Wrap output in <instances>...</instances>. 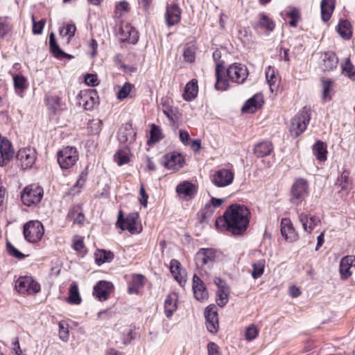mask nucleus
I'll return each mask as SVG.
<instances>
[{"instance_id":"obj_60","label":"nucleus","mask_w":355,"mask_h":355,"mask_svg":"<svg viewBox=\"0 0 355 355\" xmlns=\"http://www.w3.org/2000/svg\"><path fill=\"white\" fill-rule=\"evenodd\" d=\"M132 85L129 83H125L123 86L121 88L118 93V98L119 99H123L126 98L130 92Z\"/></svg>"},{"instance_id":"obj_54","label":"nucleus","mask_w":355,"mask_h":355,"mask_svg":"<svg viewBox=\"0 0 355 355\" xmlns=\"http://www.w3.org/2000/svg\"><path fill=\"white\" fill-rule=\"evenodd\" d=\"M6 249H7V252L8 253L18 259H24L26 255L24 254L22 252H21L20 251H19L17 248H15L9 242H7L6 243Z\"/></svg>"},{"instance_id":"obj_23","label":"nucleus","mask_w":355,"mask_h":355,"mask_svg":"<svg viewBox=\"0 0 355 355\" xmlns=\"http://www.w3.org/2000/svg\"><path fill=\"white\" fill-rule=\"evenodd\" d=\"M164 165L168 169L178 171L183 167L184 158L180 153L168 154L165 156Z\"/></svg>"},{"instance_id":"obj_1","label":"nucleus","mask_w":355,"mask_h":355,"mask_svg":"<svg viewBox=\"0 0 355 355\" xmlns=\"http://www.w3.org/2000/svg\"><path fill=\"white\" fill-rule=\"evenodd\" d=\"M250 210L243 205L232 204L216 220L217 229L227 230L234 235L243 234L249 226Z\"/></svg>"},{"instance_id":"obj_39","label":"nucleus","mask_w":355,"mask_h":355,"mask_svg":"<svg viewBox=\"0 0 355 355\" xmlns=\"http://www.w3.org/2000/svg\"><path fill=\"white\" fill-rule=\"evenodd\" d=\"M13 83L16 94L21 96V93L27 87L26 78L22 74L17 73L13 76Z\"/></svg>"},{"instance_id":"obj_6","label":"nucleus","mask_w":355,"mask_h":355,"mask_svg":"<svg viewBox=\"0 0 355 355\" xmlns=\"http://www.w3.org/2000/svg\"><path fill=\"white\" fill-rule=\"evenodd\" d=\"M308 195V182L304 178L296 179L291 187V202L295 205H299Z\"/></svg>"},{"instance_id":"obj_35","label":"nucleus","mask_w":355,"mask_h":355,"mask_svg":"<svg viewBox=\"0 0 355 355\" xmlns=\"http://www.w3.org/2000/svg\"><path fill=\"white\" fill-rule=\"evenodd\" d=\"M313 153L318 160L321 162L327 160V149L325 143L323 141H316L313 147Z\"/></svg>"},{"instance_id":"obj_42","label":"nucleus","mask_w":355,"mask_h":355,"mask_svg":"<svg viewBox=\"0 0 355 355\" xmlns=\"http://www.w3.org/2000/svg\"><path fill=\"white\" fill-rule=\"evenodd\" d=\"M343 73L352 80H355V69L349 58H347L341 64Z\"/></svg>"},{"instance_id":"obj_9","label":"nucleus","mask_w":355,"mask_h":355,"mask_svg":"<svg viewBox=\"0 0 355 355\" xmlns=\"http://www.w3.org/2000/svg\"><path fill=\"white\" fill-rule=\"evenodd\" d=\"M227 76L232 82L242 84L248 76V70L245 65L235 62L230 64L227 69H225Z\"/></svg>"},{"instance_id":"obj_57","label":"nucleus","mask_w":355,"mask_h":355,"mask_svg":"<svg viewBox=\"0 0 355 355\" xmlns=\"http://www.w3.org/2000/svg\"><path fill=\"white\" fill-rule=\"evenodd\" d=\"M259 334V330L254 324L250 325L245 331L246 340L251 341L257 338Z\"/></svg>"},{"instance_id":"obj_18","label":"nucleus","mask_w":355,"mask_h":355,"mask_svg":"<svg viewBox=\"0 0 355 355\" xmlns=\"http://www.w3.org/2000/svg\"><path fill=\"white\" fill-rule=\"evenodd\" d=\"M181 9L178 3L168 4L164 15L166 25L170 27L178 24L181 19Z\"/></svg>"},{"instance_id":"obj_17","label":"nucleus","mask_w":355,"mask_h":355,"mask_svg":"<svg viewBox=\"0 0 355 355\" xmlns=\"http://www.w3.org/2000/svg\"><path fill=\"white\" fill-rule=\"evenodd\" d=\"M113 289L112 283L103 280L99 281L94 287L93 295L99 301H105L108 299Z\"/></svg>"},{"instance_id":"obj_33","label":"nucleus","mask_w":355,"mask_h":355,"mask_svg":"<svg viewBox=\"0 0 355 355\" xmlns=\"http://www.w3.org/2000/svg\"><path fill=\"white\" fill-rule=\"evenodd\" d=\"M145 284V277L142 275L135 274L132 276L131 282L128 288L129 294L139 293V289L141 288Z\"/></svg>"},{"instance_id":"obj_53","label":"nucleus","mask_w":355,"mask_h":355,"mask_svg":"<svg viewBox=\"0 0 355 355\" xmlns=\"http://www.w3.org/2000/svg\"><path fill=\"white\" fill-rule=\"evenodd\" d=\"M58 326L60 338L63 341H67L69 339L68 324L65 322L61 321Z\"/></svg>"},{"instance_id":"obj_2","label":"nucleus","mask_w":355,"mask_h":355,"mask_svg":"<svg viewBox=\"0 0 355 355\" xmlns=\"http://www.w3.org/2000/svg\"><path fill=\"white\" fill-rule=\"evenodd\" d=\"M310 119V109L305 106L292 119L290 128L291 135L294 137H297L302 134L306 130Z\"/></svg>"},{"instance_id":"obj_43","label":"nucleus","mask_w":355,"mask_h":355,"mask_svg":"<svg viewBox=\"0 0 355 355\" xmlns=\"http://www.w3.org/2000/svg\"><path fill=\"white\" fill-rule=\"evenodd\" d=\"M46 105L48 108L53 113L60 107L61 99L58 96H51L46 98Z\"/></svg>"},{"instance_id":"obj_56","label":"nucleus","mask_w":355,"mask_h":355,"mask_svg":"<svg viewBox=\"0 0 355 355\" xmlns=\"http://www.w3.org/2000/svg\"><path fill=\"white\" fill-rule=\"evenodd\" d=\"M11 30V26L6 19L0 17V38L4 37Z\"/></svg>"},{"instance_id":"obj_50","label":"nucleus","mask_w":355,"mask_h":355,"mask_svg":"<svg viewBox=\"0 0 355 355\" xmlns=\"http://www.w3.org/2000/svg\"><path fill=\"white\" fill-rule=\"evenodd\" d=\"M150 135L151 141L154 143L160 141L163 138L161 128L154 123L151 125Z\"/></svg>"},{"instance_id":"obj_40","label":"nucleus","mask_w":355,"mask_h":355,"mask_svg":"<svg viewBox=\"0 0 355 355\" xmlns=\"http://www.w3.org/2000/svg\"><path fill=\"white\" fill-rule=\"evenodd\" d=\"M67 218L73 220V223L82 225L85 220V216L79 207H75L70 209Z\"/></svg>"},{"instance_id":"obj_3","label":"nucleus","mask_w":355,"mask_h":355,"mask_svg":"<svg viewBox=\"0 0 355 355\" xmlns=\"http://www.w3.org/2000/svg\"><path fill=\"white\" fill-rule=\"evenodd\" d=\"M44 196V189L37 184L26 186L21 192V199L23 204L31 207L40 203Z\"/></svg>"},{"instance_id":"obj_51","label":"nucleus","mask_w":355,"mask_h":355,"mask_svg":"<svg viewBox=\"0 0 355 355\" xmlns=\"http://www.w3.org/2000/svg\"><path fill=\"white\" fill-rule=\"evenodd\" d=\"M114 160L119 166H122L128 164L130 161V158L127 153L123 150H119L114 155Z\"/></svg>"},{"instance_id":"obj_45","label":"nucleus","mask_w":355,"mask_h":355,"mask_svg":"<svg viewBox=\"0 0 355 355\" xmlns=\"http://www.w3.org/2000/svg\"><path fill=\"white\" fill-rule=\"evenodd\" d=\"M114 259V254L110 251L105 250H100L96 254V261L98 263H104L105 262H110Z\"/></svg>"},{"instance_id":"obj_48","label":"nucleus","mask_w":355,"mask_h":355,"mask_svg":"<svg viewBox=\"0 0 355 355\" xmlns=\"http://www.w3.org/2000/svg\"><path fill=\"white\" fill-rule=\"evenodd\" d=\"M334 82L331 80L322 81V98L323 99L330 100L332 96Z\"/></svg>"},{"instance_id":"obj_22","label":"nucleus","mask_w":355,"mask_h":355,"mask_svg":"<svg viewBox=\"0 0 355 355\" xmlns=\"http://www.w3.org/2000/svg\"><path fill=\"white\" fill-rule=\"evenodd\" d=\"M137 133L130 123H125L122 125L118 132V139L120 143L131 144L135 141Z\"/></svg>"},{"instance_id":"obj_8","label":"nucleus","mask_w":355,"mask_h":355,"mask_svg":"<svg viewBox=\"0 0 355 355\" xmlns=\"http://www.w3.org/2000/svg\"><path fill=\"white\" fill-rule=\"evenodd\" d=\"M212 57L214 60L216 62L215 70L216 78L215 88L217 90H226L229 87V82L223 77L225 74V67L222 62H219L221 57L220 51L218 50L214 51Z\"/></svg>"},{"instance_id":"obj_63","label":"nucleus","mask_w":355,"mask_h":355,"mask_svg":"<svg viewBox=\"0 0 355 355\" xmlns=\"http://www.w3.org/2000/svg\"><path fill=\"white\" fill-rule=\"evenodd\" d=\"M87 172L84 171H83L80 175L78 179L77 180L76 184L73 185V187H78L79 189L82 188L87 180Z\"/></svg>"},{"instance_id":"obj_47","label":"nucleus","mask_w":355,"mask_h":355,"mask_svg":"<svg viewBox=\"0 0 355 355\" xmlns=\"http://www.w3.org/2000/svg\"><path fill=\"white\" fill-rule=\"evenodd\" d=\"M252 276L254 279H257L260 277L264 272L265 261L259 260L257 262L252 263Z\"/></svg>"},{"instance_id":"obj_24","label":"nucleus","mask_w":355,"mask_h":355,"mask_svg":"<svg viewBox=\"0 0 355 355\" xmlns=\"http://www.w3.org/2000/svg\"><path fill=\"white\" fill-rule=\"evenodd\" d=\"M281 234L288 242L293 243L297 239V234L295 232L293 224L289 218H282L281 221Z\"/></svg>"},{"instance_id":"obj_15","label":"nucleus","mask_w":355,"mask_h":355,"mask_svg":"<svg viewBox=\"0 0 355 355\" xmlns=\"http://www.w3.org/2000/svg\"><path fill=\"white\" fill-rule=\"evenodd\" d=\"M206 327L211 333H216L218 329L217 308L214 304L209 305L205 310Z\"/></svg>"},{"instance_id":"obj_31","label":"nucleus","mask_w":355,"mask_h":355,"mask_svg":"<svg viewBox=\"0 0 355 355\" xmlns=\"http://www.w3.org/2000/svg\"><path fill=\"white\" fill-rule=\"evenodd\" d=\"M178 296L175 293L168 294L164 301L165 315L169 318L177 309Z\"/></svg>"},{"instance_id":"obj_16","label":"nucleus","mask_w":355,"mask_h":355,"mask_svg":"<svg viewBox=\"0 0 355 355\" xmlns=\"http://www.w3.org/2000/svg\"><path fill=\"white\" fill-rule=\"evenodd\" d=\"M339 272L341 279H347L355 272V256L347 255L341 259Z\"/></svg>"},{"instance_id":"obj_30","label":"nucleus","mask_w":355,"mask_h":355,"mask_svg":"<svg viewBox=\"0 0 355 355\" xmlns=\"http://www.w3.org/2000/svg\"><path fill=\"white\" fill-rule=\"evenodd\" d=\"M253 150L257 157H265L273 150V146L269 141H263L256 144Z\"/></svg>"},{"instance_id":"obj_44","label":"nucleus","mask_w":355,"mask_h":355,"mask_svg":"<svg viewBox=\"0 0 355 355\" xmlns=\"http://www.w3.org/2000/svg\"><path fill=\"white\" fill-rule=\"evenodd\" d=\"M76 31V27L75 24H66L60 30V35L62 37L68 36V42L71 40V37H73L75 35Z\"/></svg>"},{"instance_id":"obj_41","label":"nucleus","mask_w":355,"mask_h":355,"mask_svg":"<svg viewBox=\"0 0 355 355\" xmlns=\"http://www.w3.org/2000/svg\"><path fill=\"white\" fill-rule=\"evenodd\" d=\"M266 78L268 84L270 85V89L273 92V87L276 85V83L278 80V77L277 76V71L275 67L268 66L266 69Z\"/></svg>"},{"instance_id":"obj_61","label":"nucleus","mask_w":355,"mask_h":355,"mask_svg":"<svg viewBox=\"0 0 355 355\" xmlns=\"http://www.w3.org/2000/svg\"><path fill=\"white\" fill-rule=\"evenodd\" d=\"M207 351L208 355H221L219 347L214 342L207 344Z\"/></svg>"},{"instance_id":"obj_34","label":"nucleus","mask_w":355,"mask_h":355,"mask_svg":"<svg viewBox=\"0 0 355 355\" xmlns=\"http://www.w3.org/2000/svg\"><path fill=\"white\" fill-rule=\"evenodd\" d=\"M198 92V82L196 80L192 79L184 87L183 98L186 101H191L197 96Z\"/></svg>"},{"instance_id":"obj_25","label":"nucleus","mask_w":355,"mask_h":355,"mask_svg":"<svg viewBox=\"0 0 355 355\" xmlns=\"http://www.w3.org/2000/svg\"><path fill=\"white\" fill-rule=\"evenodd\" d=\"M263 96L261 94H256L249 98L242 107V112L245 113H254L262 106Z\"/></svg>"},{"instance_id":"obj_19","label":"nucleus","mask_w":355,"mask_h":355,"mask_svg":"<svg viewBox=\"0 0 355 355\" xmlns=\"http://www.w3.org/2000/svg\"><path fill=\"white\" fill-rule=\"evenodd\" d=\"M192 290L194 297L198 301L204 302L208 299L209 293L206 286L197 275L193 277Z\"/></svg>"},{"instance_id":"obj_4","label":"nucleus","mask_w":355,"mask_h":355,"mask_svg":"<svg viewBox=\"0 0 355 355\" xmlns=\"http://www.w3.org/2000/svg\"><path fill=\"white\" fill-rule=\"evenodd\" d=\"M79 155L76 147L66 146L57 154L58 163L61 168L69 169L76 164Z\"/></svg>"},{"instance_id":"obj_27","label":"nucleus","mask_w":355,"mask_h":355,"mask_svg":"<svg viewBox=\"0 0 355 355\" xmlns=\"http://www.w3.org/2000/svg\"><path fill=\"white\" fill-rule=\"evenodd\" d=\"M252 26L257 32H259L263 29L271 32L275 29V24L265 13L262 12L259 15V19L254 22Z\"/></svg>"},{"instance_id":"obj_7","label":"nucleus","mask_w":355,"mask_h":355,"mask_svg":"<svg viewBox=\"0 0 355 355\" xmlns=\"http://www.w3.org/2000/svg\"><path fill=\"white\" fill-rule=\"evenodd\" d=\"M44 227L38 220H31L24 226V236L30 243H36L41 240L44 235Z\"/></svg>"},{"instance_id":"obj_62","label":"nucleus","mask_w":355,"mask_h":355,"mask_svg":"<svg viewBox=\"0 0 355 355\" xmlns=\"http://www.w3.org/2000/svg\"><path fill=\"white\" fill-rule=\"evenodd\" d=\"M85 83L89 86H96L98 85L97 76L95 74L88 73L85 77Z\"/></svg>"},{"instance_id":"obj_11","label":"nucleus","mask_w":355,"mask_h":355,"mask_svg":"<svg viewBox=\"0 0 355 355\" xmlns=\"http://www.w3.org/2000/svg\"><path fill=\"white\" fill-rule=\"evenodd\" d=\"M16 290L20 293L35 294L40 291V285L31 277H20L15 282Z\"/></svg>"},{"instance_id":"obj_26","label":"nucleus","mask_w":355,"mask_h":355,"mask_svg":"<svg viewBox=\"0 0 355 355\" xmlns=\"http://www.w3.org/2000/svg\"><path fill=\"white\" fill-rule=\"evenodd\" d=\"M175 191L180 197L193 198L197 193V188L194 184L184 181L177 185Z\"/></svg>"},{"instance_id":"obj_20","label":"nucleus","mask_w":355,"mask_h":355,"mask_svg":"<svg viewBox=\"0 0 355 355\" xmlns=\"http://www.w3.org/2000/svg\"><path fill=\"white\" fill-rule=\"evenodd\" d=\"M14 155L12 143L6 138L2 139L0 141V166L6 165L14 157Z\"/></svg>"},{"instance_id":"obj_46","label":"nucleus","mask_w":355,"mask_h":355,"mask_svg":"<svg viewBox=\"0 0 355 355\" xmlns=\"http://www.w3.org/2000/svg\"><path fill=\"white\" fill-rule=\"evenodd\" d=\"M228 293V288L218 289L216 292V302L219 306L223 307L227 304Z\"/></svg>"},{"instance_id":"obj_28","label":"nucleus","mask_w":355,"mask_h":355,"mask_svg":"<svg viewBox=\"0 0 355 355\" xmlns=\"http://www.w3.org/2000/svg\"><path fill=\"white\" fill-rule=\"evenodd\" d=\"M299 220L302 223L304 231L311 233L318 224L320 223V219L317 216H311L308 214L301 213L299 214Z\"/></svg>"},{"instance_id":"obj_14","label":"nucleus","mask_w":355,"mask_h":355,"mask_svg":"<svg viewBox=\"0 0 355 355\" xmlns=\"http://www.w3.org/2000/svg\"><path fill=\"white\" fill-rule=\"evenodd\" d=\"M234 177V173L231 170L222 168L213 174L211 182L218 187H224L232 183Z\"/></svg>"},{"instance_id":"obj_29","label":"nucleus","mask_w":355,"mask_h":355,"mask_svg":"<svg viewBox=\"0 0 355 355\" xmlns=\"http://www.w3.org/2000/svg\"><path fill=\"white\" fill-rule=\"evenodd\" d=\"M336 0H322L320 2L321 18L327 22L335 9Z\"/></svg>"},{"instance_id":"obj_59","label":"nucleus","mask_w":355,"mask_h":355,"mask_svg":"<svg viewBox=\"0 0 355 355\" xmlns=\"http://www.w3.org/2000/svg\"><path fill=\"white\" fill-rule=\"evenodd\" d=\"M349 172L348 171H343L341 173L340 178L339 179L340 181V186L341 187V189L343 190H346L348 189L349 185Z\"/></svg>"},{"instance_id":"obj_37","label":"nucleus","mask_w":355,"mask_h":355,"mask_svg":"<svg viewBox=\"0 0 355 355\" xmlns=\"http://www.w3.org/2000/svg\"><path fill=\"white\" fill-rule=\"evenodd\" d=\"M67 302L71 304H80L82 302L78 286L76 282H73L69 287Z\"/></svg>"},{"instance_id":"obj_52","label":"nucleus","mask_w":355,"mask_h":355,"mask_svg":"<svg viewBox=\"0 0 355 355\" xmlns=\"http://www.w3.org/2000/svg\"><path fill=\"white\" fill-rule=\"evenodd\" d=\"M134 338L132 330L125 328L121 332V342L123 345H127Z\"/></svg>"},{"instance_id":"obj_58","label":"nucleus","mask_w":355,"mask_h":355,"mask_svg":"<svg viewBox=\"0 0 355 355\" xmlns=\"http://www.w3.org/2000/svg\"><path fill=\"white\" fill-rule=\"evenodd\" d=\"M183 55L184 60L188 62H193L195 60L196 52L193 46H187L184 49Z\"/></svg>"},{"instance_id":"obj_49","label":"nucleus","mask_w":355,"mask_h":355,"mask_svg":"<svg viewBox=\"0 0 355 355\" xmlns=\"http://www.w3.org/2000/svg\"><path fill=\"white\" fill-rule=\"evenodd\" d=\"M286 17L291 19L289 25L292 27H296L298 21L300 19V12L297 8H292L286 12Z\"/></svg>"},{"instance_id":"obj_21","label":"nucleus","mask_w":355,"mask_h":355,"mask_svg":"<svg viewBox=\"0 0 355 355\" xmlns=\"http://www.w3.org/2000/svg\"><path fill=\"white\" fill-rule=\"evenodd\" d=\"M119 35L122 42H128L130 44H136L139 39L137 30L128 23L121 25Z\"/></svg>"},{"instance_id":"obj_64","label":"nucleus","mask_w":355,"mask_h":355,"mask_svg":"<svg viewBox=\"0 0 355 355\" xmlns=\"http://www.w3.org/2000/svg\"><path fill=\"white\" fill-rule=\"evenodd\" d=\"M139 195H140L139 202L141 205H143L144 207H146L147 206L148 196V194L146 193L143 186H141L140 188Z\"/></svg>"},{"instance_id":"obj_5","label":"nucleus","mask_w":355,"mask_h":355,"mask_svg":"<svg viewBox=\"0 0 355 355\" xmlns=\"http://www.w3.org/2000/svg\"><path fill=\"white\" fill-rule=\"evenodd\" d=\"M138 217L137 214L131 213L124 218L123 212L119 211L116 225L122 230H128L131 234L140 233L142 227L141 225L137 223Z\"/></svg>"},{"instance_id":"obj_55","label":"nucleus","mask_w":355,"mask_h":355,"mask_svg":"<svg viewBox=\"0 0 355 355\" xmlns=\"http://www.w3.org/2000/svg\"><path fill=\"white\" fill-rule=\"evenodd\" d=\"M33 19V33L35 35H40L42 33L46 20L44 19H40L39 21H35L34 17H32Z\"/></svg>"},{"instance_id":"obj_32","label":"nucleus","mask_w":355,"mask_h":355,"mask_svg":"<svg viewBox=\"0 0 355 355\" xmlns=\"http://www.w3.org/2000/svg\"><path fill=\"white\" fill-rule=\"evenodd\" d=\"M49 46L51 51L58 59H62L64 58H71L72 56L69 54L64 53L57 44L55 40V37L53 33H51L49 35Z\"/></svg>"},{"instance_id":"obj_38","label":"nucleus","mask_w":355,"mask_h":355,"mask_svg":"<svg viewBox=\"0 0 355 355\" xmlns=\"http://www.w3.org/2000/svg\"><path fill=\"white\" fill-rule=\"evenodd\" d=\"M337 31L344 39H349L352 36V27L350 22L347 19H342L337 26Z\"/></svg>"},{"instance_id":"obj_36","label":"nucleus","mask_w":355,"mask_h":355,"mask_svg":"<svg viewBox=\"0 0 355 355\" xmlns=\"http://www.w3.org/2000/svg\"><path fill=\"white\" fill-rule=\"evenodd\" d=\"M338 59L333 52L324 53L323 59L324 71H331L337 67Z\"/></svg>"},{"instance_id":"obj_12","label":"nucleus","mask_w":355,"mask_h":355,"mask_svg":"<svg viewBox=\"0 0 355 355\" xmlns=\"http://www.w3.org/2000/svg\"><path fill=\"white\" fill-rule=\"evenodd\" d=\"M97 92L94 89L80 91L77 96L78 104L86 110H92L97 102Z\"/></svg>"},{"instance_id":"obj_13","label":"nucleus","mask_w":355,"mask_h":355,"mask_svg":"<svg viewBox=\"0 0 355 355\" xmlns=\"http://www.w3.org/2000/svg\"><path fill=\"white\" fill-rule=\"evenodd\" d=\"M17 159L22 169L30 168L35 164L36 152L30 148L19 149L17 154Z\"/></svg>"},{"instance_id":"obj_10","label":"nucleus","mask_w":355,"mask_h":355,"mask_svg":"<svg viewBox=\"0 0 355 355\" xmlns=\"http://www.w3.org/2000/svg\"><path fill=\"white\" fill-rule=\"evenodd\" d=\"M216 259V251L212 248H200L195 256L198 268H210Z\"/></svg>"}]
</instances>
